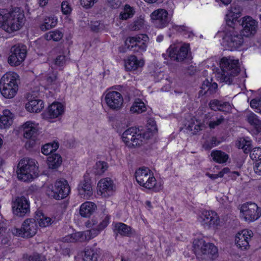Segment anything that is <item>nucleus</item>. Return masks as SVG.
<instances>
[{
  "label": "nucleus",
  "instance_id": "f257e3e1",
  "mask_svg": "<svg viewBox=\"0 0 261 261\" xmlns=\"http://www.w3.org/2000/svg\"><path fill=\"white\" fill-rule=\"evenodd\" d=\"M221 72L218 77L222 82L230 85L233 83L234 78L240 72V66L238 59L233 57H223L220 61Z\"/></svg>",
  "mask_w": 261,
  "mask_h": 261
},
{
  "label": "nucleus",
  "instance_id": "f03ea898",
  "mask_svg": "<svg viewBox=\"0 0 261 261\" xmlns=\"http://www.w3.org/2000/svg\"><path fill=\"white\" fill-rule=\"evenodd\" d=\"M19 75L14 72L5 73L0 80V92L6 98L14 97L18 90Z\"/></svg>",
  "mask_w": 261,
  "mask_h": 261
},
{
  "label": "nucleus",
  "instance_id": "7ed1b4c3",
  "mask_svg": "<svg viewBox=\"0 0 261 261\" xmlns=\"http://www.w3.org/2000/svg\"><path fill=\"white\" fill-rule=\"evenodd\" d=\"M237 25H227L223 32L222 44L228 49L240 47L244 42L242 34L236 30Z\"/></svg>",
  "mask_w": 261,
  "mask_h": 261
},
{
  "label": "nucleus",
  "instance_id": "20e7f679",
  "mask_svg": "<svg viewBox=\"0 0 261 261\" xmlns=\"http://www.w3.org/2000/svg\"><path fill=\"white\" fill-rule=\"evenodd\" d=\"M38 166L33 159L24 158L18 165L17 170L18 178L24 181H31L38 176Z\"/></svg>",
  "mask_w": 261,
  "mask_h": 261
},
{
  "label": "nucleus",
  "instance_id": "39448f33",
  "mask_svg": "<svg viewBox=\"0 0 261 261\" xmlns=\"http://www.w3.org/2000/svg\"><path fill=\"white\" fill-rule=\"evenodd\" d=\"M2 29L8 33H12L19 30L23 25L24 14L20 8L16 7L8 13V16Z\"/></svg>",
  "mask_w": 261,
  "mask_h": 261
},
{
  "label": "nucleus",
  "instance_id": "423d86ee",
  "mask_svg": "<svg viewBox=\"0 0 261 261\" xmlns=\"http://www.w3.org/2000/svg\"><path fill=\"white\" fill-rule=\"evenodd\" d=\"M151 137V133H143L142 130L136 127H130L123 134V141L129 147L140 145L143 142Z\"/></svg>",
  "mask_w": 261,
  "mask_h": 261
},
{
  "label": "nucleus",
  "instance_id": "0eeeda50",
  "mask_svg": "<svg viewBox=\"0 0 261 261\" xmlns=\"http://www.w3.org/2000/svg\"><path fill=\"white\" fill-rule=\"evenodd\" d=\"M193 250L198 255L214 259L217 256V248L212 243H206L202 239H196L193 242Z\"/></svg>",
  "mask_w": 261,
  "mask_h": 261
},
{
  "label": "nucleus",
  "instance_id": "6e6552de",
  "mask_svg": "<svg viewBox=\"0 0 261 261\" xmlns=\"http://www.w3.org/2000/svg\"><path fill=\"white\" fill-rule=\"evenodd\" d=\"M135 177L138 184L146 189L153 188L156 180L153 173L148 168H139L135 172Z\"/></svg>",
  "mask_w": 261,
  "mask_h": 261
},
{
  "label": "nucleus",
  "instance_id": "1a4fd4ad",
  "mask_svg": "<svg viewBox=\"0 0 261 261\" xmlns=\"http://www.w3.org/2000/svg\"><path fill=\"white\" fill-rule=\"evenodd\" d=\"M110 216L109 215H103L101 218V221L98 223V220L96 218H93L86 223L88 228H91L87 231V235L89 239H93L97 236L100 232L106 228L110 223Z\"/></svg>",
  "mask_w": 261,
  "mask_h": 261
},
{
  "label": "nucleus",
  "instance_id": "9d476101",
  "mask_svg": "<svg viewBox=\"0 0 261 261\" xmlns=\"http://www.w3.org/2000/svg\"><path fill=\"white\" fill-rule=\"evenodd\" d=\"M241 216L247 222L250 223L257 220L261 216V208L251 202L243 204L240 207Z\"/></svg>",
  "mask_w": 261,
  "mask_h": 261
},
{
  "label": "nucleus",
  "instance_id": "9b49d317",
  "mask_svg": "<svg viewBox=\"0 0 261 261\" xmlns=\"http://www.w3.org/2000/svg\"><path fill=\"white\" fill-rule=\"evenodd\" d=\"M70 187L66 180H58L51 188L47 191L48 196L56 200H60L66 198L69 194Z\"/></svg>",
  "mask_w": 261,
  "mask_h": 261
},
{
  "label": "nucleus",
  "instance_id": "f8f14e48",
  "mask_svg": "<svg viewBox=\"0 0 261 261\" xmlns=\"http://www.w3.org/2000/svg\"><path fill=\"white\" fill-rule=\"evenodd\" d=\"M27 46L23 44L14 45L10 49L8 59V63L12 66H18L24 60L27 55Z\"/></svg>",
  "mask_w": 261,
  "mask_h": 261
},
{
  "label": "nucleus",
  "instance_id": "ddd939ff",
  "mask_svg": "<svg viewBox=\"0 0 261 261\" xmlns=\"http://www.w3.org/2000/svg\"><path fill=\"white\" fill-rule=\"evenodd\" d=\"M148 40L147 35L141 34L127 38L125 43L127 48L130 50L143 52L146 50Z\"/></svg>",
  "mask_w": 261,
  "mask_h": 261
},
{
  "label": "nucleus",
  "instance_id": "4468645a",
  "mask_svg": "<svg viewBox=\"0 0 261 261\" xmlns=\"http://www.w3.org/2000/svg\"><path fill=\"white\" fill-rule=\"evenodd\" d=\"M12 205L13 214L18 217H24L30 212V202L23 196L16 197Z\"/></svg>",
  "mask_w": 261,
  "mask_h": 261
},
{
  "label": "nucleus",
  "instance_id": "2eb2a0df",
  "mask_svg": "<svg viewBox=\"0 0 261 261\" xmlns=\"http://www.w3.org/2000/svg\"><path fill=\"white\" fill-rule=\"evenodd\" d=\"M37 225L34 219H27L23 223L20 229L14 228L12 229V233L23 238H31L36 233Z\"/></svg>",
  "mask_w": 261,
  "mask_h": 261
},
{
  "label": "nucleus",
  "instance_id": "dca6fc26",
  "mask_svg": "<svg viewBox=\"0 0 261 261\" xmlns=\"http://www.w3.org/2000/svg\"><path fill=\"white\" fill-rule=\"evenodd\" d=\"M150 16L153 25L159 29L166 27L171 21L167 11L164 9L154 10L151 13Z\"/></svg>",
  "mask_w": 261,
  "mask_h": 261
},
{
  "label": "nucleus",
  "instance_id": "f3484780",
  "mask_svg": "<svg viewBox=\"0 0 261 261\" xmlns=\"http://www.w3.org/2000/svg\"><path fill=\"white\" fill-rule=\"evenodd\" d=\"M105 100L108 107L113 111H119L122 107L123 97L119 92L108 91L106 94Z\"/></svg>",
  "mask_w": 261,
  "mask_h": 261
},
{
  "label": "nucleus",
  "instance_id": "a211bd4d",
  "mask_svg": "<svg viewBox=\"0 0 261 261\" xmlns=\"http://www.w3.org/2000/svg\"><path fill=\"white\" fill-rule=\"evenodd\" d=\"M200 222L205 228H216L220 222L217 214L214 211H203L200 216Z\"/></svg>",
  "mask_w": 261,
  "mask_h": 261
},
{
  "label": "nucleus",
  "instance_id": "6ab92c4d",
  "mask_svg": "<svg viewBox=\"0 0 261 261\" xmlns=\"http://www.w3.org/2000/svg\"><path fill=\"white\" fill-rule=\"evenodd\" d=\"M240 24L243 28L241 33L244 36L247 37L252 36L257 31V22L250 16L243 17Z\"/></svg>",
  "mask_w": 261,
  "mask_h": 261
},
{
  "label": "nucleus",
  "instance_id": "aec40b11",
  "mask_svg": "<svg viewBox=\"0 0 261 261\" xmlns=\"http://www.w3.org/2000/svg\"><path fill=\"white\" fill-rule=\"evenodd\" d=\"M167 52L169 57L172 60L181 62L188 55V47L187 46H178L172 45L168 49Z\"/></svg>",
  "mask_w": 261,
  "mask_h": 261
},
{
  "label": "nucleus",
  "instance_id": "412c9836",
  "mask_svg": "<svg viewBox=\"0 0 261 261\" xmlns=\"http://www.w3.org/2000/svg\"><path fill=\"white\" fill-rule=\"evenodd\" d=\"M253 233L250 230L244 229L239 232L235 237V243L237 247L242 250L246 249L249 247V242Z\"/></svg>",
  "mask_w": 261,
  "mask_h": 261
},
{
  "label": "nucleus",
  "instance_id": "4be33fe9",
  "mask_svg": "<svg viewBox=\"0 0 261 261\" xmlns=\"http://www.w3.org/2000/svg\"><path fill=\"white\" fill-rule=\"evenodd\" d=\"M79 195L84 199H88L93 194L91 180L87 175H85L84 179L78 186Z\"/></svg>",
  "mask_w": 261,
  "mask_h": 261
},
{
  "label": "nucleus",
  "instance_id": "5701e85b",
  "mask_svg": "<svg viewBox=\"0 0 261 261\" xmlns=\"http://www.w3.org/2000/svg\"><path fill=\"white\" fill-rule=\"evenodd\" d=\"M98 192L103 197H108L113 194L115 191V186L113 180L110 178H105L99 180L97 185Z\"/></svg>",
  "mask_w": 261,
  "mask_h": 261
},
{
  "label": "nucleus",
  "instance_id": "b1692460",
  "mask_svg": "<svg viewBox=\"0 0 261 261\" xmlns=\"http://www.w3.org/2000/svg\"><path fill=\"white\" fill-rule=\"evenodd\" d=\"M38 135V130L32 123L27 122L24 128V137L29 139L30 140L26 143V146L33 147L35 144V140Z\"/></svg>",
  "mask_w": 261,
  "mask_h": 261
},
{
  "label": "nucleus",
  "instance_id": "393cba45",
  "mask_svg": "<svg viewBox=\"0 0 261 261\" xmlns=\"http://www.w3.org/2000/svg\"><path fill=\"white\" fill-rule=\"evenodd\" d=\"M242 9L237 5H232L228 12L225 16V21L227 25H238L240 21L238 18L241 16Z\"/></svg>",
  "mask_w": 261,
  "mask_h": 261
},
{
  "label": "nucleus",
  "instance_id": "a878e982",
  "mask_svg": "<svg viewBox=\"0 0 261 261\" xmlns=\"http://www.w3.org/2000/svg\"><path fill=\"white\" fill-rule=\"evenodd\" d=\"M225 121L224 117L219 114L208 113L205 114L204 118V122L207 124L211 129L223 123Z\"/></svg>",
  "mask_w": 261,
  "mask_h": 261
},
{
  "label": "nucleus",
  "instance_id": "bb28decb",
  "mask_svg": "<svg viewBox=\"0 0 261 261\" xmlns=\"http://www.w3.org/2000/svg\"><path fill=\"white\" fill-rule=\"evenodd\" d=\"M208 106L215 111L229 112L231 109V107L229 102H223L217 99L211 100L208 103Z\"/></svg>",
  "mask_w": 261,
  "mask_h": 261
},
{
  "label": "nucleus",
  "instance_id": "cd10ccee",
  "mask_svg": "<svg viewBox=\"0 0 261 261\" xmlns=\"http://www.w3.org/2000/svg\"><path fill=\"white\" fill-rule=\"evenodd\" d=\"M97 210V205L92 202L86 201L80 206V214L82 217L88 218Z\"/></svg>",
  "mask_w": 261,
  "mask_h": 261
},
{
  "label": "nucleus",
  "instance_id": "c85d7f7f",
  "mask_svg": "<svg viewBox=\"0 0 261 261\" xmlns=\"http://www.w3.org/2000/svg\"><path fill=\"white\" fill-rule=\"evenodd\" d=\"M246 119L257 133H261V120L255 114L250 111L246 112Z\"/></svg>",
  "mask_w": 261,
  "mask_h": 261
},
{
  "label": "nucleus",
  "instance_id": "c756f323",
  "mask_svg": "<svg viewBox=\"0 0 261 261\" xmlns=\"http://www.w3.org/2000/svg\"><path fill=\"white\" fill-rule=\"evenodd\" d=\"M144 65L143 60H138L135 56H130L125 62V67L128 71L135 70Z\"/></svg>",
  "mask_w": 261,
  "mask_h": 261
},
{
  "label": "nucleus",
  "instance_id": "7c9ffc66",
  "mask_svg": "<svg viewBox=\"0 0 261 261\" xmlns=\"http://www.w3.org/2000/svg\"><path fill=\"white\" fill-rule=\"evenodd\" d=\"M218 86L216 83H211L208 80H205L203 82L201 87L200 93L202 95H211L214 93Z\"/></svg>",
  "mask_w": 261,
  "mask_h": 261
},
{
  "label": "nucleus",
  "instance_id": "2f4dec72",
  "mask_svg": "<svg viewBox=\"0 0 261 261\" xmlns=\"http://www.w3.org/2000/svg\"><path fill=\"white\" fill-rule=\"evenodd\" d=\"M64 111L63 105L59 102L54 103L48 108V115L51 118L58 117Z\"/></svg>",
  "mask_w": 261,
  "mask_h": 261
},
{
  "label": "nucleus",
  "instance_id": "473e14b6",
  "mask_svg": "<svg viewBox=\"0 0 261 261\" xmlns=\"http://www.w3.org/2000/svg\"><path fill=\"white\" fill-rule=\"evenodd\" d=\"M43 107V102L40 99L31 100L25 105L27 110L30 112H39Z\"/></svg>",
  "mask_w": 261,
  "mask_h": 261
},
{
  "label": "nucleus",
  "instance_id": "72a5a7b5",
  "mask_svg": "<svg viewBox=\"0 0 261 261\" xmlns=\"http://www.w3.org/2000/svg\"><path fill=\"white\" fill-rule=\"evenodd\" d=\"M13 115L7 110L4 111L3 115H0V128L9 127L12 123Z\"/></svg>",
  "mask_w": 261,
  "mask_h": 261
},
{
  "label": "nucleus",
  "instance_id": "f704fd0d",
  "mask_svg": "<svg viewBox=\"0 0 261 261\" xmlns=\"http://www.w3.org/2000/svg\"><path fill=\"white\" fill-rule=\"evenodd\" d=\"M211 155L214 161L220 164L226 163L229 159L228 155L221 150H213Z\"/></svg>",
  "mask_w": 261,
  "mask_h": 261
},
{
  "label": "nucleus",
  "instance_id": "c9c22d12",
  "mask_svg": "<svg viewBox=\"0 0 261 261\" xmlns=\"http://www.w3.org/2000/svg\"><path fill=\"white\" fill-rule=\"evenodd\" d=\"M114 232L123 236H128L131 234V228L126 224L118 222L114 225Z\"/></svg>",
  "mask_w": 261,
  "mask_h": 261
},
{
  "label": "nucleus",
  "instance_id": "e433bc0d",
  "mask_svg": "<svg viewBox=\"0 0 261 261\" xmlns=\"http://www.w3.org/2000/svg\"><path fill=\"white\" fill-rule=\"evenodd\" d=\"M99 256V251L94 248H86L83 257L84 261H97Z\"/></svg>",
  "mask_w": 261,
  "mask_h": 261
},
{
  "label": "nucleus",
  "instance_id": "4c0bfd02",
  "mask_svg": "<svg viewBox=\"0 0 261 261\" xmlns=\"http://www.w3.org/2000/svg\"><path fill=\"white\" fill-rule=\"evenodd\" d=\"M62 162V158L58 154H53L47 158L48 167L51 169H56L59 167Z\"/></svg>",
  "mask_w": 261,
  "mask_h": 261
},
{
  "label": "nucleus",
  "instance_id": "58836bf2",
  "mask_svg": "<svg viewBox=\"0 0 261 261\" xmlns=\"http://www.w3.org/2000/svg\"><path fill=\"white\" fill-rule=\"evenodd\" d=\"M135 13L134 8L128 4L124 6L123 11L119 15V18L121 20H127L134 16Z\"/></svg>",
  "mask_w": 261,
  "mask_h": 261
},
{
  "label": "nucleus",
  "instance_id": "ea45409f",
  "mask_svg": "<svg viewBox=\"0 0 261 261\" xmlns=\"http://www.w3.org/2000/svg\"><path fill=\"white\" fill-rule=\"evenodd\" d=\"M57 24V19L55 17H48L44 19L43 24L40 25L42 31H45L55 27Z\"/></svg>",
  "mask_w": 261,
  "mask_h": 261
},
{
  "label": "nucleus",
  "instance_id": "a19ab883",
  "mask_svg": "<svg viewBox=\"0 0 261 261\" xmlns=\"http://www.w3.org/2000/svg\"><path fill=\"white\" fill-rule=\"evenodd\" d=\"M144 18L142 15L135 19L134 21L129 25V29L132 31L141 30L144 25Z\"/></svg>",
  "mask_w": 261,
  "mask_h": 261
},
{
  "label": "nucleus",
  "instance_id": "79ce46f5",
  "mask_svg": "<svg viewBox=\"0 0 261 261\" xmlns=\"http://www.w3.org/2000/svg\"><path fill=\"white\" fill-rule=\"evenodd\" d=\"M46 85L51 88H56L57 87L58 83L57 82V73L56 72H52L49 73L45 78Z\"/></svg>",
  "mask_w": 261,
  "mask_h": 261
},
{
  "label": "nucleus",
  "instance_id": "37998d69",
  "mask_svg": "<svg viewBox=\"0 0 261 261\" xmlns=\"http://www.w3.org/2000/svg\"><path fill=\"white\" fill-rule=\"evenodd\" d=\"M85 238L81 232H77L70 235L67 236L63 238L64 242H75L77 241L82 242L84 241Z\"/></svg>",
  "mask_w": 261,
  "mask_h": 261
},
{
  "label": "nucleus",
  "instance_id": "c03bdc74",
  "mask_svg": "<svg viewBox=\"0 0 261 261\" xmlns=\"http://www.w3.org/2000/svg\"><path fill=\"white\" fill-rule=\"evenodd\" d=\"M188 128L189 130L192 132L193 134H196L199 131L205 128V126L204 124L196 120L190 122Z\"/></svg>",
  "mask_w": 261,
  "mask_h": 261
},
{
  "label": "nucleus",
  "instance_id": "a18cd8bd",
  "mask_svg": "<svg viewBox=\"0 0 261 261\" xmlns=\"http://www.w3.org/2000/svg\"><path fill=\"white\" fill-rule=\"evenodd\" d=\"M146 110V107L143 102L141 101L139 99H137L133 103V106L130 109L132 113H141Z\"/></svg>",
  "mask_w": 261,
  "mask_h": 261
},
{
  "label": "nucleus",
  "instance_id": "49530a36",
  "mask_svg": "<svg viewBox=\"0 0 261 261\" xmlns=\"http://www.w3.org/2000/svg\"><path fill=\"white\" fill-rule=\"evenodd\" d=\"M59 147V143L54 142L52 143H47L42 147V152L45 155H48L55 151Z\"/></svg>",
  "mask_w": 261,
  "mask_h": 261
},
{
  "label": "nucleus",
  "instance_id": "de8ad7c7",
  "mask_svg": "<svg viewBox=\"0 0 261 261\" xmlns=\"http://www.w3.org/2000/svg\"><path fill=\"white\" fill-rule=\"evenodd\" d=\"M63 36V34L61 31L55 30L46 34L45 38L47 40H53L55 41H58L62 38Z\"/></svg>",
  "mask_w": 261,
  "mask_h": 261
},
{
  "label": "nucleus",
  "instance_id": "09e8293b",
  "mask_svg": "<svg viewBox=\"0 0 261 261\" xmlns=\"http://www.w3.org/2000/svg\"><path fill=\"white\" fill-rule=\"evenodd\" d=\"M37 221L40 226L45 227L54 223L55 219H53L50 217L42 215L37 219Z\"/></svg>",
  "mask_w": 261,
  "mask_h": 261
},
{
  "label": "nucleus",
  "instance_id": "8fccbe9b",
  "mask_svg": "<svg viewBox=\"0 0 261 261\" xmlns=\"http://www.w3.org/2000/svg\"><path fill=\"white\" fill-rule=\"evenodd\" d=\"M108 168L107 163L104 161H99L96 163L95 168V173L96 175H101Z\"/></svg>",
  "mask_w": 261,
  "mask_h": 261
},
{
  "label": "nucleus",
  "instance_id": "3c124183",
  "mask_svg": "<svg viewBox=\"0 0 261 261\" xmlns=\"http://www.w3.org/2000/svg\"><path fill=\"white\" fill-rule=\"evenodd\" d=\"M220 143V141L216 137H213L209 140L206 141L203 145V147L207 150L217 146Z\"/></svg>",
  "mask_w": 261,
  "mask_h": 261
},
{
  "label": "nucleus",
  "instance_id": "603ef678",
  "mask_svg": "<svg viewBox=\"0 0 261 261\" xmlns=\"http://www.w3.org/2000/svg\"><path fill=\"white\" fill-rule=\"evenodd\" d=\"M147 127L148 131H143V133H151L152 137L153 134L157 131L156 123L153 119L150 118L147 120Z\"/></svg>",
  "mask_w": 261,
  "mask_h": 261
},
{
  "label": "nucleus",
  "instance_id": "864d4df0",
  "mask_svg": "<svg viewBox=\"0 0 261 261\" xmlns=\"http://www.w3.org/2000/svg\"><path fill=\"white\" fill-rule=\"evenodd\" d=\"M23 261H46L45 257L38 253H34L26 257H24Z\"/></svg>",
  "mask_w": 261,
  "mask_h": 261
},
{
  "label": "nucleus",
  "instance_id": "5fc2aeb1",
  "mask_svg": "<svg viewBox=\"0 0 261 261\" xmlns=\"http://www.w3.org/2000/svg\"><path fill=\"white\" fill-rule=\"evenodd\" d=\"M250 106L256 109V112L261 114V97H256L250 101Z\"/></svg>",
  "mask_w": 261,
  "mask_h": 261
},
{
  "label": "nucleus",
  "instance_id": "6e6d98bb",
  "mask_svg": "<svg viewBox=\"0 0 261 261\" xmlns=\"http://www.w3.org/2000/svg\"><path fill=\"white\" fill-rule=\"evenodd\" d=\"M250 158L254 161L261 160V148L255 147L250 152Z\"/></svg>",
  "mask_w": 261,
  "mask_h": 261
},
{
  "label": "nucleus",
  "instance_id": "4d7b16f0",
  "mask_svg": "<svg viewBox=\"0 0 261 261\" xmlns=\"http://www.w3.org/2000/svg\"><path fill=\"white\" fill-rule=\"evenodd\" d=\"M61 10L64 14L68 15L70 14L72 9L68 2L64 1L61 4Z\"/></svg>",
  "mask_w": 261,
  "mask_h": 261
},
{
  "label": "nucleus",
  "instance_id": "13d9d810",
  "mask_svg": "<svg viewBox=\"0 0 261 261\" xmlns=\"http://www.w3.org/2000/svg\"><path fill=\"white\" fill-rule=\"evenodd\" d=\"M66 61V57L64 55H59L55 59L54 63L57 66H63L65 64Z\"/></svg>",
  "mask_w": 261,
  "mask_h": 261
},
{
  "label": "nucleus",
  "instance_id": "bf43d9fd",
  "mask_svg": "<svg viewBox=\"0 0 261 261\" xmlns=\"http://www.w3.org/2000/svg\"><path fill=\"white\" fill-rule=\"evenodd\" d=\"M91 28L93 31L97 32L102 30L104 29V25L98 21H94L92 22Z\"/></svg>",
  "mask_w": 261,
  "mask_h": 261
},
{
  "label": "nucleus",
  "instance_id": "052dcab7",
  "mask_svg": "<svg viewBox=\"0 0 261 261\" xmlns=\"http://www.w3.org/2000/svg\"><path fill=\"white\" fill-rule=\"evenodd\" d=\"M107 5L113 9L118 8L121 4V0H106Z\"/></svg>",
  "mask_w": 261,
  "mask_h": 261
},
{
  "label": "nucleus",
  "instance_id": "680f3d73",
  "mask_svg": "<svg viewBox=\"0 0 261 261\" xmlns=\"http://www.w3.org/2000/svg\"><path fill=\"white\" fill-rule=\"evenodd\" d=\"M7 12V11L5 9L0 10V24H1L2 28V25L5 23V20L7 19L8 13Z\"/></svg>",
  "mask_w": 261,
  "mask_h": 261
},
{
  "label": "nucleus",
  "instance_id": "e2e57ef3",
  "mask_svg": "<svg viewBox=\"0 0 261 261\" xmlns=\"http://www.w3.org/2000/svg\"><path fill=\"white\" fill-rule=\"evenodd\" d=\"M96 0H80L81 5L86 8L91 7Z\"/></svg>",
  "mask_w": 261,
  "mask_h": 261
},
{
  "label": "nucleus",
  "instance_id": "0e129e2a",
  "mask_svg": "<svg viewBox=\"0 0 261 261\" xmlns=\"http://www.w3.org/2000/svg\"><path fill=\"white\" fill-rule=\"evenodd\" d=\"M254 171L256 174L261 176V161L255 164Z\"/></svg>",
  "mask_w": 261,
  "mask_h": 261
},
{
  "label": "nucleus",
  "instance_id": "69168bd1",
  "mask_svg": "<svg viewBox=\"0 0 261 261\" xmlns=\"http://www.w3.org/2000/svg\"><path fill=\"white\" fill-rule=\"evenodd\" d=\"M244 152L247 153L251 151V142L250 141H247L246 145H245L244 148H243Z\"/></svg>",
  "mask_w": 261,
  "mask_h": 261
},
{
  "label": "nucleus",
  "instance_id": "338daca9",
  "mask_svg": "<svg viewBox=\"0 0 261 261\" xmlns=\"http://www.w3.org/2000/svg\"><path fill=\"white\" fill-rule=\"evenodd\" d=\"M248 140H245L243 138H241L240 140L239 141L237 146L239 148L243 149L244 148L245 145H246V143H247Z\"/></svg>",
  "mask_w": 261,
  "mask_h": 261
},
{
  "label": "nucleus",
  "instance_id": "774afa93",
  "mask_svg": "<svg viewBox=\"0 0 261 261\" xmlns=\"http://www.w3.org/2000/svg\"><path fill=\"white\" fill-rule=\"evenodd\" d=\"M206 175L212 179H216L218 177H222V174L221 173H219L218 174H210L209 173H207Z\"/></svg>",
  "mask_w": 261,
  "mask_h": 261
}]
</instances>
